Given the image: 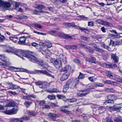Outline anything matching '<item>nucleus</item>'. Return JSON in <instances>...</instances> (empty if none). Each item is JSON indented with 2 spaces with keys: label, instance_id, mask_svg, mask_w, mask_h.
Segmentation results:
<instances>
[{
  "label": "nucleus",
  "instance_id": "obj_1",
  "mask_svg": "<svg viewBox=\"0 0 122 122\" xmlns=\"http://www.w3.org/2000/svg\"><path fill=\"white\" fill-rule=\"evenodd\" d=\"M21 57L22 55L27 58L30 61L34 63H39V61L35 56L29 53V51H24L22 50L21 54Z\"/></svg>",
  "mask_w": 122,
  "mask_h": 122
},
{
  "label": "nucleus",
  "instance_id": "obj_2",
  "mask_svg": "<svg viewBox=\"0 0 122 122\" xmlns=\"http://www.w3.org/2000/svg\"><path fill=\"white\" fill-rule=\"evenodd\" d=\"M5 51L7 53H11L18 56L21 57V54L22 50L17 49L13 47L8 46L5 47Z\"/></svg>",
  "mask_w": 122,
  "mask_h": 122
},
{
  "label": "nucleus",
  "instance_id": "obj_3",
  "mask_svg": "<svg viewBox=\"0 0 122 122\" xmlns=\"http://www.w3.org/2000/svg\"><path fill=\"white\" fill-rule=\"evenodd\" d=\"M0 59L2 61L5 62V63H3L0 62V66H8L10 65V63L9 62V59L7 58L4 55H0Z\"/></svg>",
  "mask_w": 122,
  "mask_h": 122
},
{
  "label": "nucleus",
  "instance_id": "obj_4",
  "mask_svg": "<svg viewBox=\"0 0 122 122\" xmlns=\"http://www.w3.org/2000/svg\"><path fill=\"white\" fill-rule=\"evenodd\" d=\"M70 88L71 89L76 88L77 86L79 83V79L78 78H76L74 80H70Z\"/></svg>",
  "mask_w": 122,
  "mask_h": 122
},
{
  "label": "nucleus",
  "instance_id": "obj_5",
  "mask_svg": "<svg viewBox=\"0 0 122 122\" xmlns=\"http://www.w3.org/2000/svg\"><path fill=\"white\" fill-rule=\"evenodd\" d=\"M80 46L82 48L86 49L87 51L91 53H93L94 52V51L92 47L84 44L82 42L80 43Z\"/></svg>",
  "mask_w": 122,
  "mask_h": 122
},
{
  "label": "nucleus",
  "instance_id": "obj_6",
  "mask_svg": "<svg viewBox=\"0 0 122 122\" xmlns=\"http://www.w3.org/2000/svg\"><path fill=\"white\" fill-rule=\"evenodd\" d=\"M30 119V117L26 116H24L21 117L20 118H14L13 120L15 122H23L22 120L28 121Z\"/></svg>",
  "mask_w": 122,
  "mask_h": 122
},
{
  "label": "nucleus",
  "instance_id": "obj_7",
  "mask_svg": "<svg viewBox=\"0 0 122 122\" xmlns=\"http://www.w3.org/2000/svg\"><path fill=\"white\" fill-rule=\"evenodd\" d=\"M36 72L38 73L43 74L47 75L48 76H49L52 77L53 78H54V76L51 74L48 73L46 71L43 70H36Z\"/></svg>",
  "mask_w": 122,
  "mask_h": 122
},
{
  "label": "nucleus",
  "instance_id": "obj_8",
  "mask_svg": "<svg viewBox=\"0 0 122 122\" xmlns=\"http://www.w3.org/2000/svg\"><path fill=\"white\" fill-rule=\"evenodd\" d=\"M51 61L56 67L57 68H60L62 66L61 62L60 61L58 62L55 59H52Z\"/></svg>",
  "mask_w": 122,
  "mask_h": 122
},
{
  "label": "nucleus",
  "instance_id": "obj_9",
  "mask_svg": "<svg viewBox=\"0 0 122 122\" xmlns=\"http://www.w3.org/2000/svg\"><path fill=\"white\" fill-rule=\"evenodd\" d=\"M71 67L69 65L66 66L65 67L62 68L61 70V71L66 72V73H70Z\"/></svg>",
  "mask_w": 122,
  "mask_h": 122
},
{
  "label": "nucleus",
  "instance_id": "obj_10",
  "mask_svg": "<svg viewBox=\"0 0 122 122\" xmlns=\"http://www.w3.org/2000/svg\"><path fill=\"white\" fill-rule=\"evenodd\" d=\"M26 39V38L24 36L21 37L19 39V41L18 42V43L20 45H25Z\"/></svg>",
  "mask_w": 122,
  "mask_h": 122
},
{
  "label": "nucleus",
  "instance_id": "obj_11",
  "mask_svg": "<svg viewBox=\"0 0 122 122\" xmlns=\"http://www.w3.org/2000/svg\"><path fill=\"white\" fill-rule=\"evenodd\" d=\"M2 3V7L6 9L7 10L11 6L9 2L7 1L4 2L3 1Z\"/></svg>",
  "mask_w": 122,
  "mask_h": 122
},
{
  "label": "nucleus",
  "instance_id": "obj_12",
  "mask_svg": "<svg viewBox=\"0 0 122 122\" xmlns=\"http://www.w3.org/2000/svg\"><path fill=\"white\" fill-rule=\"evenodd\" d=\"M70 73H65L60 78V80L62 81L65 80L67 79L69 76L70 75Z\"/></svg>",
  "mask_w": 122,
  "mask_h": 122
},
{
  "label": "nucleus",
  "instance_id": "obj_13",
  "mask_svg": "<svg viewBox=\"0 0 122 122\" xmlns=\"http://www.w3.org/2000/svg\"><path fill=\"white\" fill-rule=\"evenodd\" d=\"M40 66H41L44 69H46L49 66L48 64L46 63H44L42 61H39V63L38 64Z\"/></svg>",
  "mask_w": 122,
  "mask_h": 122
},
{
  "label": "nucleus",
  "instance_id": "obj_14",
  "mask_svg": "<svg viewBox=\"0 0 122 122\" xmlns=\"http://www.w3.org/2000/svg\"><path fill=\"white\" fill-rule=\"evenodd\" d=\"M70 82V81H68L64 86L63 91L64 92H66L68 89L69 87L70 83H71Z\"/></svg>",
  "mask_w": 122,
  "mask_h": 122
},
{
  "label": "nucleus",
  "instance_id": "obj_15",
  "mask_svg": "<svg viewBox=\"0 0 122 122\" xmlns=\"http://www.w3.org/2000/svg\"><path fill=\"white\" fill-rule=\"evenodd\" d=\"M93 46L95 48V50L96 51L100 52L102 53H104V51L102 49L97 47V46L96 44L94 43L93 44Z\"/></svg>",
  "mask_w": 122,
  "mask_h": 122
},
{
  "label": "nucleus",
  "instance_id": "obj_16",
  "mask_svg": "<svg viewBox=\"0 0 122 122\" xmlns=\"http://www.w3.org/2000/svg\"><path fill=\"white\" fill-rule=\"evenodd\" d=\"M80 91L82 92H85L82 93H79L78 94V96L79 97H82L83 96H85L89 93L88 92H87V90H82Z\"/></svg>",
  "mask_w": 122,
  "mask_h": 122
},
{
  "label": "nucleus",
  "instance_id": "obj_17",
  "mask_svg": "<svg viewBox=\"0 0 122 122\" xmlns=\"http://www.w3.org/2000/svg\"><path fill=\"white\" fill-rule=\"evenodd\" d=\"M111 58L114 60L115 63H117L118 62V58L115 54H112L111 55Z\"/></svg>",
  "mask_w": 122,
  "mask_h": 122
},
{
  "label": "nucleus",
  "instance_id": "obj_18",
  "mask_svg": "<svg viewBox=\"0 0 122 122\" xmlns=\"http://www.w3.org/2000/svg\"><path fill=\"white\" fill-rule=\"evenodd\" d=\"M101 46L105 48L108 50L109 51H113L114 50V49H112L109 47L108 46H106L104 44H102L101 45Z\"/></svg>",
  "mask_w": 122,
  "mask_h": 122
},
{
  "label": "nucleus",
  "instance_id": "obj_19",
  "mask_svg": "<svg viewBox=\"0 0 122 122\" xmlns=\"http://www.w3.org/2000/svg\"><path fill=\"white\" fill-rule=\"evenodd\" d=\"M13 71H14L15 72H17L18 71H22L24 72H26L27 73H28L29 71L27 70L26 69H20L19 68H16L14 67V69Z\"/></svg>",
  "mask_w": 122,
  "mask_h": 122
},
{
  "label": "nucleus",
  "instance_id": "obj_20",
  "mask_svg": "<svg viewBox=\"0 0 122 122\" xmlns=\"http://www.w3.org/2000/svg\"><path fill=\"white\" fill-rule=\"evenodd\" d=\"M79 29H80L81 32L84 31L85 34H88L90 32L89 30L87 29L80 27H79Z\"/></svg>",
  "mask_w": 122,
  "mask_h": 122
},
{
  "label": "nucleus",
  "instance_id": "obj_21",
  "mask_svg": "<svg viewBox=\"0 0 122 122\" xmlns=\"http://www.w3.org/2000/svg\"><path fill=\"white\" fill-rule=\"evenodd\" d=\"M48 92L50 93H57L61 92L60 91L56 88H54L49 90L48 91Z\"/></svg>",
  "mask_w": 122,
  "mask_h": 122
},
{
  "label": "nucleus",
  "instance_id": "obj_22",
  "mask_svg": "<svg viewBox=\"0 0 122 122\" xmlns=\"http://www.w3.org/2000/svg\"><path fill=\"white\" fill-rule=\"evenodd\" d=\"M16 18L17 19H27L28 18L27 16L25 15H18L16 17Z\"/></svg>",
  "mask_w": 122,
  "mask_h": 122
},
{
  "label": "nucleus",
  "instance_id": "obj_23",
  "mask_svg": "<svg viewBox=\"0 0 122 122\" xmlns=\"http://www.w3.org/2000/svg\"><path fill=\"white\" fill-rule=\"evenodd\" d=\"M47 115L49 117L51 118L54 119L55 117H57V115L55 114L52 113H50L47 114Z\"/></svg>",
  "mask_w": 122,
  "mask_h": 122
},
{
  "label": "nucleus",
  "instance_id": "obj_24",
  "mask_svg": "<svg viewBox=\"0 0 122 122\" xmlns=\"http://www.w3.org/2000/svg\"><path fill=\"white\" fill-rule=\"evenodd\" d=\"M27 113L28 115L29 116L35 117L36 115V114L35 111H28Z\"/></svg>",
  "mask_w": 122,
  "mask_h": 122
},
{
  "label": "nucleus",
  "instance_id": "obj_25",
  "mask_svg": "<svg viewBox=\"0 0 122 122\" xmlns=\"http://www.w3.org/2000/svg\"><path fill=\"white\" fill-rule=\"evenodd\" d=\"M113 111H117L118 112L119 111V109H120V108L119 107H118L117 108L115 107H109Z\"/></svg>",
  "mask_w": 122,
  "mask_h": 122
},
{
  "label": "nucleus",
  "instance_id": "obj_26",
  "mask_svg": "<svg viewBox=\"0 0 122 122\" xmlns=\"http://www.w3.org/2000/svg\"><path fill=\"white\" fill-rule=\"evenodd\" d=\"M46 7L45 6L42 5L38 4L36 5V8L38 9H44Z\"/></svg>",
  "mask_w": 122,
  "mask_h": 122
},
{
  "label": "nucleus",
  "instance_id": "obj_27",
  "mask_svg": "<svg viewBox=\"0 0 122 122\" xmlns=\"http://www.w3.org/2000/svg\"><path fill=\"white\" fill-rule=\"evenodd\" d=\"M85 74H83L81 72H80V74L78 77V78H78L79 79H79H83L85 77Z\"/></svg>",
  "mask_w": 122,
  "mask_h": 122
},
{
  "label": "nucleus",
  "instance_id": "obj_28",
  "mask_svg": "<svg viewBox=\"0 0 122 122\" xmlns=\"http://www.w3.org/2000/svg\"><path fill=\"white\" fill-rule=\"evenodd\" d=\"M80 38L81 39L87 41H89V38L88 37H86L83 36H80Z\"/></svg>",
  "mask_w": 122,
  "mask_h": 122
},
{
  "label": "nucleus",
  "instance_id": "obj_29",
  "mask_svg": "<svg viewBox=\"0 0 122 122\" xmlns=\"http://www.w3.org/2000/svg\"><path fill=\"white\" fill-rule=\"evenodd\" d=\"M114 103V101L113 100L108 99V100H106V102L104 103V104L106 105L107 103Z\"/></svg>",
  "mask_w": 122,
  "mask_h": 122
},
{
  "label": "nucleus",
  "instance_id": "obj_30",
  "mask_svg": "<svg viewBox=\"0 0 122 122\" xmlns=\"http://www.w3.org/2000/svg\"><path fill=\"white\" fill-rule=\"evenodd\" d=\"M33 25H34L35 27H37L39 29H41L43 28V26L40 24H32Z\"/></svg>",
  "mask_w": 122,
  "mask_h": 122
},
{
  "label": "nucleus",
  "instance_id": "obj_31",
  "mask_svg": "<svg viewBox=\"0 0 122 122\" xmlns=\"http://www.w3.org/2000/svg\"><path fill=\"white\" fill-rule=\"evenodd\" d=\"M104 83L108 84H112L114 83V82L109 80H106L104 81Z\"/></svg>",
  "mask_w": 122,
  "mask_h": 122
},
{
  "label": "nucleus",
  "instance_id": "obj_32",
  "mask_svg": "<svg viewBox=\"0 0 122 122\" xmlns=\"http://www.w3.org/2000/svg\"><path fill=\"white\" fill-rule=\"evenodd\" d=\"M67 34H64L63 33H60L58 34V36L63 38L66 39V36Z\"/></svg>",
  "mask_w": 122,
  "mask_h": 122
},
{
  "label": "nucleus",
  "instance_id": "obj_33",
  "mask_svg": "<svg viewBox=\"0 0 122 122\" xmlns=\"http://www.w3.org/2000/svg\"><path fill=\"white\" fill-rule=\"evenodd\" d=\"M11 114H15L16 113L18 110L17 108H13L10 110Z\"/></svg>",
  "mask_w": 122,
  "mask_h": 122
},
{
  "label": "nucleus",
  "instance_id": "obj_34",
  "mask_svg": "<svg viewBox=\"0 0 122 122\" xmlns=\"http://www.w3.org/2000/svg\"><path fill=\"white\" fill-rule=\"evenodd\" d=\"M96 86H91V88L92 89H95L96 88V86H101L102 87L103 86V85L102 84L99 83L98 84H96Z\"/></svg>",
  "mask_w": 122,
  "mask_h": 122
},
{
  "label": "nucleus",
  "instance_id": "obj_35",
  "mask_svg": "<svg viewBox=\"0 0 122 122\" xmlns=\"http://www.w3.org/2000/svg\"><path fill=\"white\" fill-rule=\"evenodd\" d=\"M68 107L67 106H62L60 109V110L64 112L66 110L65 109L66 108H68Z\"/></svg>",
  "mask_w": 122,
  "mask_h": 122
},
{
  "label": "nucleus",
  "instance_id": "obj_36",
  "mask_svg": "<svg viewBox=\"0 0 122 122\" xmlns=\"http://www.w3.org/2000/svg\"><path fill=\"white\" fill-rule=\"evenodd\" d=\"M20 88V87L18 86V85H15L13 84L12 85V86L11 87V89H16Z\"/></svg>",
  "mask_w": 122,
  "mask_h": 122
},
{
  "label": "nucleus",
  "instance_id": "obj_37",
  "mask_svg": "<svg viewBox=\"0 0 122 122\" xmlns=\"http://www.w3.org/2000/svg\"><path fill=\"white\" fill-rule=\"evenodd\" d=\"M32 102H30L26 101L24 103V104L27 107H29L31 104Z\"/></svg>",
  "mask_w": 122,
  "mask_h": 122
},
{
  "label": "nucleus",
  "instance_id": "obj_38",
  "mask_svg": "<svg viewBox=\"0 0 122 122\" xmlns=\"http://www.w3.org/2000/svg\"><path fill=\"white\" fill-rule=\"evenodd\" d=\"M5 40V37L1 34L0 33V42H2Z\"/></svg>",
  "mask_w": 122,
  "mask_h": 122
},
{
  "label": "nucleus",
  "instance_id": "obj_39",
  "mask_svg": "<svg viewBox=\"0 0 122 122\" xmlns=\"http://www.w3.org/2000/svg\"><path fill=\"white\" fill-rule=\"evenodd\" d=\"M102 23L103 25H107L110 26L112 25L109 22L105 21H103Z\"/></svg>",
  "mask_w": 122,
  "mask_h": 122
},
{
  "label": "nucleus",
  "instance_id": "obj_40",
  "mask_svg": "<svg viewBox=\"0 0 122 122\" xmlns=\"http://www.w3.org/2000/svg\"><path fill=\"white\" fill-rule=\"evenodd\" d=\"M107 97L108 99H112L115 97V95H109L107 96Z\"/></svg>",
  "mask_w": 122,
  "mask_h": 122
},
{
  "label": "nucleus",
  "instance_id": "obj_41",
  "mask_svg": "<svg viewBox=\"0 0 122 122\" xmlns=\"http://www.w3.org/2000/svg\"><path fill=\"white\" fill-rule=\"evenodd\" d=\"M46 46L48 48L51 47L52 46V43L49 41H47V42H46Z\"/></svg>",
  "mask_w": 122,
  "mask_h": 122
},
{
  "label": "nucleus",
  "instance_id": "obj_42",
  "mask_svg": "<svg viewBox=\"0 0 122 122\" xmlns=\"http://www.w3.org/2000/svg\"><path fill=\"white\" fill-rule=\"evenodd\" d=\"M106 73L107 75H108V76L109 77H113V74L112 73H111L109 71H107L106 72Z\"/></svg>",
  "mask_w": 122,
  "mask_h": 122
},
{
  "label": "nucleus",
  "instance_id": "obj_43",
  "mask_svg": "<svg viewBox=\"0 0 122 122\" xmlns=\"http://www.w3.org/2000/svg\"><path fill=\"white\" fill-rule=\"evenodd\" d=\"M50 107L51 106H50L46 104L44 107L42 108L43 109H50Z\"/></svg>",
  "mask_w": 122,
  "mask_h": 122
},
{
  "label": "nucleus",
  "instance_id": "obj_44",
  "mask_svg": "<svg viewBox=\"0 0 122 122\" xmlns=\"http://www.w3.org/2000/svg\"><path fill=\"white\" fill-rule=\"evenodd\" d=\"M73 61L76 64H81V61L80 60L78 59H75L73 60Z\"/></svg>",
  "mask_w": 122,
  "mask_h": 122
},
{
  "label": "nucleus",
  "instance_id": "obj_45",
  "mask_svg": "<svg viewBox=\"0 0 122 122\" xmlns=\"http://www.w3.org/2000/svg\"><path fill=\"white\" fill-rule=\"evenodd\" d=\"M48 98L51 100H52L55 99L56 97L55 96L49 95L48 96Z\"/></svg>",
  "mask_w": 122,
  "mask_h": 122
},
{
  "label": "nucleus",
  "instance_id": "obj_46",
  "mask_svg": "<svg viewBox=\"0 0 122 122\" xmlns=\"http://www.w3.org/2000/svg\"><path fill=\"white\" fill-rule=\"evenodd\" d=\"M114 120V122H122V119L119 118H116Z\"/></svg>",
  "mask_w": 122,
  "mask_h": 122
},
{
  "label": "nucleus",
  "instance_id": "obj_47",
  "mask_svg": "<svg viewBox=\"0 0 122 122\" xmlns=\"http://www.w3.org/2000/svg\"><path fill=\"white\" fill-rule=\"evenodd\" d=\"M46 104L45 101L44 100L41 101L40 103V104L42 107H43Z\"/></svg>",
  "mask_w": 122,
  "mask_h": 122
},
{
  "label": "nucleus",
  "instance_id": "obj_48",
  "mask_svg": "<svg viewBox=\"0 0 122 122\" xmlns=\"http://www.w3.org/2000/svg\"><path fill=\"white\" fill-rule=\"evenodd\" d=\"M2 112H4L5 114H7L9 115L11 114L10 110L5 111H2Z\"/></svg>",
  "mask_w": 122,
  "mask_h": 122
},
{
  "label": "nucleus",
  "instance_id": "obj_49",
  "mask_svg": "<svg viewBox=\"0 0 122 122\" xmlns=\"http://www.w3.org/2000/svg\"><path fill=\"white\" fill-rule=\"evenodd\" d=\"M57 97L59 99H63L65 98V96L62 95H58Z\"/></svg>",
  "mask_w": 122,
  "mask_h": 122
},
{
  "label": "nucleus",
  "instance_id": "obj_50",
  "mask_svg": "<svg viewBox=\"0 0 122 122\" xmlns=\"http://www.w3.org/2000/svg\"><path fill=\"white\" fill-rule=\"evenodd\" d=\"M106 90L111 92H115V90L113 89H109L107 88L106 89Z\"/></svg>",
  "mask_w": 122,
  "mask_h": 122
},
{
  "label": "nucleus",
  "instance_id": "obj_51",
  "mask_svg": "<svg viewBox=\"0 0 122 122\" xmlns=\"http://www.w3.org/2000/svg\"><path fill=\"white\" fill-rule=\"evenodd\" d=\"M66 36V39H68V38H70L72 39H74L75 40L76 38L74 37H73L72 36H69V35L68 34H67Z\"/></svg>",
  "mask_w": 122,
  "mask_h": 122
},
{
  "label": "nucleus",
  "instance_id": "obj_52",
  "mask_svg": "<svg viewBox=\"0 0 122 122\" xmlns=\"http://www.w3.org/2000/svg\"><path fill=\"white\" fill-rule=\"evenodd\" d=\"M91 37L92 38H93L94 39H97V40H99V39H101V37H97L96 36H91Z\"/></svg>",
  "mask_w": 122,
  "mask_h": 122
},
{
  "label": "nucleus",
  "instance_id": "obj_53",
  "mask_svg": "<svg viewBox=\"0 0 122 122\" xmlns=\"http://www.w3.org/2000/svg\"><path fill=\"white\" fill-rule=\"evenodd\" d=\"M70 49L73 50V49H76L77 48V47L75 45H70Z\"/></svg>",
  "mask_w": 122,
  "mask_h": 122
},
{
  "label": "nucleus",
  "instance_id": "obj_54",
  "mask_svg": "<svg viewBox=\"0 0 122 122\" xmlns=\"http://www.w3.org/2000/svg\"><path fill=\"white\" fill-rule=\"evenodd\" d=\"M112 45V46H113L115 45V43L114 42L113 40H110V43L109 44V45Z\"/></svg>",
  "mask_w": 122,
  "mask_h": 122
},
{
  "label": "nucleus",
  "instance_id": "obj_55",
  "mask_svg": "<svg viewBox=\"0 0 122 122\" xmlns=\"http://www.w3.org/2000/svg\"><path fill=\"white\" fill-rule=\"evenodd\" d=\"M68 100H69V101L71 102H76L77 101V100L75 98L70 99H69Z\"/></svg>",
  "mask_w": 122,
  "mask_h": 122
},
{
  "label": "nucleus",
  "instance_id": "obj_56",
  "mask_svg": "<svg viewBox=\"0 0 122 122\" xmlns=\"http://www.w3.org/2000/svg\"><path fill=\"white\" fill-rule=\"evenodd\" d=\"M71 46L70 45H66L65 46H63V47L66 49H70V47Z\"/></svg>",
  "mask_w": 122,
  "mask_h": 122
},
{
  "label": "nucleus",
  "instance_id": "obj_57",
  "mask_svg": "<svg viewBox=\"0 0 122 122\" xmlns=\"http://www.w3.org/2000/svg\"><path fill=\"white\" fill-rule=\"evenodd\" d=\"M106 66L107 68H112V64L109 63V64H107L106 65Z\"/></svg>",
  "mask_w": 122,
  "mask_h": 122
},
{
  "label": "nucleus",
  "instance_id": "obj_58",
  "mask_svg": "<svg viewBox=\"0 0 122 122\" xmlns=\"http://www.w3.org/2000/svg\"><path fill=\"white\" fill-rule=\"evenodd\" d=\"M88 25L89 26H93L94 25V23L92 22H88Z\"/></svg>",
  "mask_w": 122,
  "mask_h": 122
},
{
  "label": "nucleus",
  "instance_id": "obj_59",
  "mask_svg": "<svg viewBox=\"0 0 122 122\" xmlns=\"http://www.w3.org/2000/svg\"><path fill=\"white\" fill-rule=\"evenodd\" d=\"M71 26L75 27L78 29H79V27H80L79 26H77L76 25H74L72 23H71Z\"/></svg>",
  "mask_w": 122,
  "mask_h": 122
},
{
  "label": "nucleus",
  "instance_id": "obj_60",
  "mask_svg": "<svg viewBox=\"0 0 122 122\" xmlns=\"http://www.w3.org/2000/svg\"><path fill=\"white\" fill-rule=\"evenodd\" d=\"M36 85H39L40 86L41 85H42L43 83L41 82L40 81L36 82Z\"/></svg>",
  "mask_w": 122,
  "mask_h": 122
},
{
  "label": "nucleus",
  "instance_id": "obj_61",
  "mask_svg": "<svg viewBox=\"0 0 122 122\" xmlns=\"http://www.w3.org/2000/svg\"><path fill=\"white\" fill-rule=\"evenodd\" d=\"M33 12L34 14L37 15L39 12V11L36 10H33Z\"/></svg>",
  "mask_w": 122,
  "mask_h": 122
},
{
  "label": "nucleus",
  "instance_id": "obj_62",
  "mask_svg": "<svg viewBox=\"0 0 122 122\" xmlns=\"http://www.w3.org/2000/svg\"><path fill=\"white\" fill-rule=\"evenodd\" d=\"M103 21L101 20L97 19L96 20V21L99 24H101L102 23Z\"/></svg>",
  "mask_w": 122,
  "mask_h": 122
},
{
  "label": "nucleus",
  "instance_id": "obj_63",
  "mask_svg": "<svg viewBox=\"0 0 122 122\" xmlns=\"http://www.w3.org/2000/svg\"><path fill=\"white\" fill-rule=\"evenodd\" d=\"M9 92L10 93H11V94L13 95H17V93H16L15 92H12V91H9Z\"/></svg>",
  "mask_w": 122,
  "mask_h": 122
},
{
  "label": "nucleus",
  "instance_id": "obj_64",
  "mask_svg": "<svg viewBox=\"0 0 122 122\" xmlns=\"http://www.w3.org/2000/svg\"><path fill=\"white\" fill-rule=\"evenodd\" d=\"M56 32V31L55 30H51L49 32L52 35L53 34L55 33Z\"/></svg>",
  "mask_w": 122,
  "mask_h": 122
}]
</instances>
